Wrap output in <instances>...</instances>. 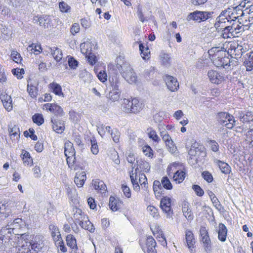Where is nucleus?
<instances>
[{
	"mask_svg": "<svg viewBox=\"0 0 253 253\" xmlns=\"http://www.w3.org/2000/svg\"><path fill=\"white\" fill-rule=\"evenodd\" d=\"M79 225L82 228L89 231L91 233H93L94 231L95 228L92 223L89 220L88 218L83 221L82 224L81 223Z\"/></svg>",
	"mask_w": 253,
	"mask_h": 253,
	"instance_id": "nucleus-37",
	"label": "nucleus"
},
{
	"mask_svg": "<svg viewBox=\"0 0 253 253\" xmlns=\"http://www.w3.org/2000/svg\"><path fill=\"white\" fill-rule=\"evenodd\" d=\"M50 49L54 59L57 62L60 61L62 58V53L61 49L56 47L50 48Z\"/></svg>",
	"mask_w": 253,
	"mask_h": 253,
	"instance_id": "nucleus-34",
	"label": "nucleus"
},
{
	"mask_svg": "<svg viewBox=\"0 0 253 253\" xmlns=\"http://www.w3.org/2000/svg\"><path fill=\"white\" fill-rule=\"evenodd\" d=\"M148 136L150 138L152 139L155 142H159L160 140V139L157 134L156 132L151 128L150 129V131L148 132Z\"/></svg>",
	"mask_w": 253,
	"mask_h": 253,
	"instance_id": "nucleus-60",
	"label": "nucleus"
},
{
	"mask_svg": "<svg viewBox=\"0 0 253 253\" xmlns=\"http://www.w3.org/2000/svg\"><path fill=\"white\" fill-rule=\"evenodd\" d=\"M34 21L35 23L44 28H49L53 26L51 19L49 16H35Z\"/></svg>",
	"mask_w": 253,
	"mask_h": 253,
	"instance_id": "nucleus-12",
	"label": "nucleus"
},
{
	"mask_svg": "<svg viewBox=\"0 0 253 253\" xmlns=\"http://www.w3.org/2000/svg\"><path fill=\"white\" fill-rule=\"evenodd\" d=\"M86 173L84 171H79L76 173L74 182L78 187H81L86 180Z\"/></svg>",
	"mask_w": 253,
	"mask_h": 253,
	"instance_id": "nucleus-25",
	"label": "nucleus"
},
{
	"mask_svg": "<svg viewBox=\"0 0 253 253\" xmlns=\"http://www.w3.org/2000/svg\"><path fill=\"white\" fill-rule=\"evenodd\" d=\"M213 13V12L196 10L193 12L190 13L187 15L186 20L188 21L193 20L198 23H200L202 21H205L211 18Z\"/></svg>",
	"mask_w": 253,
	"mask_h": 253,
	"instance_id": "nucleus-5",
	"label": "nucleus"
},
{
	"mask_svg": "<svg viewBox=\"0 0 253 253\" xmlns=\"http://www.w3.org/2000/svg\"><path fill=\"white\" fill-rule=\"evenodd\" d=\"M109 133L111 134L113 141L115 143H118L119 142L120 133L118 129H111V132Z\"/></svg>",
	"mask_w": 253,
	"mask_h": 253,
	"instance_id": "nucleus-51",
	"label": "nucleus"
},
{
	"mask_svg": "<svg viewBox=\"0 0 253 253\" xmlns=\"http://www.w3.org/2000/svg\"><path fill=\"white\" fill-rule=\"evenodd\" d=\"M231 11L228 8L223 10L216 18L214 26L216 29L222 28L224 26L232 24L235 19L232 17Z\"/></svg>",
	"mask_w": 253,
	"mask_h": 253,
	"instance_id": "nucleus-3",
	"label": "nucleus"
},
{
	"mask_svg": "<svg viewBox=\"0 0 253 253\" xmlns=\"http://www.w3.org/2000/svg\"><path fill=\"white\" fill-rule=\"evenodd\" d=\"M247 71H251L253 70V51L251 52L248 55V58L244 62Z\"/></svg>",
	"mask_w": 253,
	"mask_h": 253,
	"instance_id": "nucleus-38",
	"label": "nucleus"
},
{
	"mask_svg": "<svg viewBox=\"0 0 253 253\" xmlns=\"http://www.w3.org/2000/svg\"><path fill=\"white\" fill-rule=\"evenodd\" d=\"M221 29H223L222 31L221 36L224 39L230 38L232 37L233 34H230L227 25H225V26H224L222 28H220L219 29L216 30L219 31Z\"/></svg>",
	"mask_w": 253,
	"mask_h": 253,
	"instance_id": "nucleus-52",
	"label": "nucleus"
},
{
	"mask_svg": "<svg viewBox=\"0 0 253 253\" xmlns=\"http://www.w3.org/2000/svg\"><path fill=\"white\" fill-rule=\"evenodd\" d=\"M189 154L193 156H197L198 157L200 156L205 157L206 156L205 148L202 145L199 146L198 147L192 146L189 151Z\"/></svg>",
	"mask_w": 253,
	"mask_h": 253,
	"instance_id": "nucleus-21",
	"label": "nucleus"
},
{
	"mask_svg": "<svg viewBox=\"0 0 253 253\" xmlns=\"http://www.w3.org/2000/svg\"><path fill=\"white\" fill-rule=\"evenodd\" d=\"M27 91L29 94L33 98H36L38 93V88L32 84H28L27 85Z\"/></svg>",
	"mask_w": 253,
	"mask_h": 253,
	"instance_id": "nucleus-39",
	"label": "nucleus"
},
{
	"mask_svg": "<svg viewBox=\"0 0 253 253\" xmlns=\"http://www.w3.org/2000/svg\"><path fill=\"white\" fill-rule=\"evenodd\" d=\"M216 163L222 173L226 174L230 173L231 167L227 163L217 160H216Z\"/></svg>",
	"mask_w": 253,
	"mask_h": 253,
	"instance_id": "nucleus-31",
	"label": "nucleus"
},
{
	"mask_svg": "<svg viewBox=\"0 0 253 253\" xmlns=\"http://www.w3.org/2000/svg\"><path fill=\"white\" fill-rule=\"evenodd\" d=\"M246 48H244L238 42H233L228 43V52L231 55L234 56V58L236 60L241 57L243 53L246 52Z\"/></svg>",
	"mask_w": 253,
	"mask_h": 253,
	"instance_id": "nucleus-7",
	"label": "nucleus"
},
{
	"mask_svg": "<svg viewBox=\"0 0 253 253\" xmlns=\"http://www.w3.org/2000/svg\"><path fill=\"white\" fill-rule=\"evenodd\" d=\"M237 22H239L240 24H242L244 27V28H245V30H248L252 25V23H250L246 17L245 19H243V17L240 18Z\"/></svg>",
	"mask_w": 253,
	"mask_h": 253,
	"instance_id": "nucleus-59",
	"label": "nucleus"
},
{
	"mask_svg": "<svg viewBox=\"0 0 253 253\" xmlns=\"http://www.w3.org/2000/svg\"><path fill=\"white\" fill-rule=\"evenodd\" d=\"M51 122L52 124V128L56 133L61 134L64 131L65 125L63 121L52 118Z\"/></svg>",
	"mask_w": 253,
	"mask_h": 253,
	"instance_id": "nucleus-19",
	"label": "nucleus"
},
{
	"mask_svg": "<svg viewBox=\"0 0 253 253\" xmlns=\"http://www.w3.org/2000/svg\"><path fill=\"white\" fill-rule=\"evenodd\" d=\"M239 5V7L243 10L246 16L253 13V1L245 0L241 1Z\"/></svg>",
	"mask_w": 253,
	"mask_h": 253,
	"instance_id": "nucleus-18",
	"label": "nucleus"
},
{
	"mask_svg": "<svg viewBox=\"0 0 253 253\" xmlns=\"http://www.w3.org/2000/svg\"><path fill=\"white\" fill-rule=\"evenodd\" d=\"M90 42H84L81 44V51L84 54H88V61L89 64L91 65H94L96 62V57L94 54H91V48H90L89 49V47H90Z\"/></svg>",
	"mask_w": 253,
	"mask_h": 253,
	"instance_id": "nucleus-10",
	"label": "nucleus"
},
{
	"mask_svg": "<svg viewBox=\"0 0 253 253\" xmlns=\"http://www.w3.org/2000/svg\"><path fill=\"white\" fill-rule=\"evenodd\" d=\"M208 143L211 150L214 152H217L219 151V145L218 143L213 140H209L208 141Z\"/></svg>",
	"mask_w": 253,
	"mask_h": 253,
	"instance_id": "nucleus-53",
	"label": "nucleus"
},
{
	"mask_svg": "<svg viewBox=\"0 0 253 253\" xmlns=\"http://www.w3.org/2000/svg\"><path fill=\"white\" fill-rule=\"evenodd\" d=\"M227 229L225 225L220 223L218 225V238L221 242H225L226 240Z\"/></svg>",
	"mask_w": 253,
	"mask_h": 253,
	"instance_id": "nucleus-27",
	"label": "nucleus"
},
{
	"mask_svg": "<svg viewBox=\"0 0 253 253\" xmlns=\"http://www.w3.org/2000/svg\"><path fill=\"white\" fill-rule=\"evenodd\" d=\"M49 87L51 90L58 96H63V93L62 91L61 86L55 83H52L49 84Z\"/></svg>",
	"mask_w": 253,
	"mask_h": 253,
	"instance_id": "nucleus-32",
	"label": "nucleus"
},
{
	"mask_svg": "<svg viewBox=\"0 0 253 253\" xmlns=\"http://www.w3.org/2000/svg\"><path fill=\"white\" fill-rule=\"evenodd\" d=\"M31 251L33 253H38V252L42 249V245L38 243L31 242Z\"/></svg>",
	"mask_w": 253,
	"mask_h": 253,
	"instance_id": "nucleus-63",
	"label": "nucleus"
},
{
	"mask_svg": "<svg viewBox=\"0 0 253 253\" xmlns=\"http://www.w3.org/2000/svg\"><path fill=\"white\" fill-rule=\"evenodd\" d=\"M11 57L12 60L16 63H20L22 60L20 54L15 50H12L11 53Z\"/></svg>",
	"mask_w": 253,
	"mask_h": 253,
	"instance_id": "nucleus-58",
	"label": "nucleus"
},
{
	"mask_svg": "<svg viewBox=\"0 0 253 253\" xmlns=\"http://www.w3.org/2000/svg\"><path fill=\"white\" fill-rule=\"evenodd\" d=\"M116 68L120 72L123 78L129 84L136 83L137 76L130 65L127 63H123L122 65L117 64Z\"/></svg>",
	"mask_w": 253,
	"mask_h": 253,
	"instance_id": "nucleus-2",
	"label": "nucleus"
},
{
	"mask_svg": "<svg viewBox=\"0 0 253 253\" xmlns=\"http://www.w3.org/2000/svg\"><path fill=\"white\" fill-rule=\"evenodd\" d=\"M208 76L210 81L213 84H218L223 81V77L216 71H209L208 73Z\"/></svg>",
	"mask_w": 253,
	"mask_h": 253,
	"instance_id": "nucleus-20",
	"label": "nucleus"
},
{
	"mask_svg": "<svg viewBox=\"0 0 253 253\" xmlns=\"http://www.w3.org/2000/svg\"><path fill=\"white\" fill-rule=\"evenodd\" d=\"M147 210L150 215L154 217H157L159 216L158 209L153 206H149L147 208Z\"/></svg>",
	"mask_w": 253,
	"mask_h": 253,
	"instance_id": "nucleus-54",
	"label": "nucleus"
},
{
	"mask_svg": "<svg viewBox=\"0 0 253 253\" xmlns=\"http://www.w3.org/2000/svg\"><path fill=\"white\" fill-rule=\"evenodd\" d=\"M92 185L94 188L99 191L101 193H104L106 191L107 187L104 182L99 179L92 181Z\"/></svg>",
	"mask_w": 253,
	"mask_h": 253,
	"instance_id": "nucleus-29",
	"label": "nucleus"
},
{
	"mask_svg": "<svg viewBox=\"0 0 253 253\" xmlns=\"http://www.w3.org/2000/svg\"><path fill=\"white\" fill-rule=\"evenodd\" d=\"M24 235L21 236V239L18 241L19 247L17 253H33L31 251V242L26 240H23Z\"/></svg>",
	"mask_w": 253,
	"mask_h": 253,
	"instance_id": "nucleus-13",
	"label": "nucleus"
},
{
	"mask_svg": "<svg viewBox=\"0 0 253 253\" xmlns=\"http://www.w3.org/2000/svg\"><path fill=\"white\" fill-rule=\"evenodd\" d=\"M21 221V219L20 218L15 219L10 225L1 228L0 231V241H2V243H8L12 239L13 236L17 234L16 228L19 227V223Z\"/></svg>",
	"mask_w": 253,
	"mask_h": 253,
	"instance_id": "nucleus-1",
	"label": "nucleus"
},
{
	"mask_svg": "<svg viewBox=\"0 0 253 253\" xmlns=\"http://www.w3.org/2000/svg\"><path fill=\"white\" fill-rule=\"evenodd\" d=\"M218 123L229 129H232L235 125L234 117L226 112H220L217 115Z\"/></svg>",
	"mask_w": 253,
	"mask_h": 253,
	"instance_id": "nucleus-6",
	"label": "nucleus"
},
{
	"mask_svg": "<svg viewBox=\"0 0 253 253\" xmlns=\"http://www.w3.org/2000/svg\"><path fill=\"white\" fill-rule=\"evenodd\" d=\"M139 46L142 58L144 60L148 59L150 56V51L147 45H144L141 43Z\"/></svg>",
	"mask_w": 253,
	"mask_h": 253,
	"instance_id": "nucleus-30",
	"label": "nucleus"
},
{
	"mask_svg": "<svg viewBox=\"0 0 253 253\" xmlns=\"http://www.w3.org/2000/svg\"><path fill=\"white\" fill-rule=\"evenodd\" d=\"M164 80L168 89L171 91H175L178 88L179 84L176 78L171 76L166 75L164 77Z\"/></svg>",
	"mask_w": 253,
	"mask_h": 253,
	"instance_id": "nucleus-14",
	"label": "nucleus"
},
{
	"mask_svg": "<svg viewBox=\"0 0 253 253\" xmlns=\"http://www.w3.org/2000/svg\"><path fill=\"white\" fill-rule=\"evenodd\" d=\"M79 76L84 82H90L92 78V75L85 70L81 71Z\"/></svg>",
	"mask_w": 253,
	"mask_h": 253,
	"instance_id": "nucleus-42",
	"label": "nucleus"
},
{
	"mask_svg": "<svg viewBox=\"0 0 253 253\" xmlns=\"http://www.w3.org/2000/svg\"><path fill=\"white\" fill-rule=\"evenodd\" d=\"M156 242L154 239L149 236L147 237L146 240V250H149L150 248L156 247Z\"/></svg>",
	"mask_w": 253,
	"mask_h": 253,
	"instance_id": "nucleus-56",
	"label": "nucleus"
},
{
	"mask_svg": "<svg viewBox=\"0 0 253 253\" xmlns=\"http://www.w3.org/2000/svg\"><path fill=\"white\" fill-rule=\"evenodd\" d=\"M55 244L57 246L58 249L63 253H65L67 251V248L65 247L62 238L58 239V240H55Z\"/></svg>",
	"mask_w": 253,
	"mask_h": 253,
	"instance_id": "nucleus-50",
	"label": "nucleus"
},
{
	"mask_svg": "<svg viewBox=\"0 0 253 253\" xmlns=\"http://www.w3.org/2000/svg\"><path fill=\"white\" fill-rule=\"evenodd\" d=\"M97 127L98 132L102 137L105 135L106 131L109 133L112 129L110 126H105L103 124H100Z\"/></svg>",
	"mask_w": 253,
	"mask_h": 253,
	"instance_id": "nucleus-41",
	"label": "nucleus"
},
{
	"mask_svg": "<svg viewBox=\"0 0 253 253\" xmlns=\"http://www.w3.org/2000/svg\"><path fill=\"white\" fill-rule=\"evenodd\" d=\"M21 155L22 156V159L24 165L31 166L33 163V159L31 158L30 153L28 152L23 150Z\"/></svg>",
	"mask_w": 253,
	"mask_h": 253,
	"instance_id": "nucleus-36",
	"label": "nucleus"
},
{
	"mask_svg": "<svg viewBox=\"0 0 253 253\" xmlns=\"http://www.w3.org/2000/svg\"><path fill=\"white\" fill-rule=\"evenodd\" d=\"M153 188L156 196L163 193L162 185L159 181L155 180L154 181Z\"/></svg>",
	"mask_w": 253,
	"mask_h": 253,
	"instance_id": "nucleus-40",
	"label": "nucleus"
},
{
	"mask_svg": "<svg viewBox=\"0 0 253 253\" xmlns=\"http://www.w3.org/2000/svg\"><path fill=\"white\" fill-rule=\"evenodd\" d=\"M71 151H75L73 144L69 141H66L64 145V154H67V153L70 152Z\"/></svg>",
	"mask_w": 253,
	"mask_h": 253,
	"instance_id": "nucleus-57",
	"label": "nucleus"
},
{
	"mask_svg": "<svg viewBox=\"0 0 253 253\" xmlns=\"http://www.w3.org/2000/svg\"><path fill=\"white\" fill-rule=\"evenodd\" d=\"M109 206L112 211H117L119 209L117 204V200L114 197L111 196L110 197Z\"/></svg>",
	"mask_w": 253,
	"mask_h": 253,
	"instance_id": "nucleus-49",
	"label": "nucleus"
},
{
	"mask_svg": "<svg viewBox=\"0 0 253 253\" xmlns=\"http://www.w3.org/2000/svg\"><path fill=\"white\" fill-rule=\"evenodd\" d=\"M182 211L184 216L188 221H191L193 219L194 216L190 209L189 204L186 201L182 202Z\"/></svg>",
	"mask_w": 253,
	"mask_h": 253,
	"instance_id": "nucleus-22",
	"label": "nucleus"
},
{
	"mask_svg": "<svg viewBox=\"0 0 253 253\" xmlns=\"http://www.w3.org/2000/svg\"><path fill=\"white\" fill-rule=\"evenodd\" d=\"M0 99L4 108L7 111H10L12 109V101L10 95H8L5 92H2L0 95Z\"/></svg>",
	"mask_w": 253,
	"mask_h": 253,
	"instance_id": "nucleus-15",
	"label": "nucleus"
},
{
	"mask_svg": "<svg viewBox=\"0 0 253 253\" xmlns=\"http://www.w3.org/2000/svg\"><path fill=\"white\" fill-rule=\"evenodd\" d=\"M154 74H155V71H154V68L152 67H151L149 69H148L145 71L144 76H145V78L147 80H150L151 79H152L153 77Z\"/></svg>",
	"mask_w": 253,
	"mask_h": 253,
	"instance_id": "nucleus-55",
	"label": "nucleus"
},
{
	"mask_svg": "<svg viewBox=\"0 0 253 253\" xmlns=\"http://www.w3.org/2000/svg\"><path fill=\"white\" fill-rule=\"evenodd\" d=\"M121 91L111 90L109 92L108 97L112 101L119 100L120 97Z\"/></svg>",
	"mask_w": 253,
	"mask_h": 253,
	"instance_id": "nucleus-43",
	"label": "nucleus"
},
{
	"mask_svg": "<svg viewBox=\"0 0 253 253\" xmlns=\"http://www.w3.org/2000/svg\"><path fill=\"white\" fill-rule=\"evenodd\" d=\"M162 210L167 214V217L170 218L173 214L171 208V199L167 196L162 198L160 204Z\"/></svg>",
	"mask_w": 253,
	"mask_h": 253,
	"instance_id": "nucleus-9",
	"label": "nucleus"
},
{
	"mask_svg": "<svg viewBox=\"0 0 253 253\" xmlns=\"http://www.w3.org/2000/svg\"><path fill=\"white\" fill-rule=\"evenodd\" d=\"M122 109L127 113H137L142 109V104L136 98L131 100L125 98L122 103Z\"/></svg>",
	"mask_w": 253,
	"mask_h": 253,
	"instance_id": "nucleus-4",
	"label": "nucleus"
},
{
	"mask_svg": "<svg viewBox=\"0 0 253 253\" xmlns=\"http://www.w3.org/2000/svg\"><path fill=\"white\" fill-rule=\"evenodd\" d=\"M238 117L244 124H250L253 122V114L251 112H248L245 114L242 111H240L238 112Z\"/></svg>",
	"mask_w": 253,
	"mask_h": 253,
	"instance_id": "nucleus-24",
	"label": "nucleus"
},
{
	"mask_svg": "<svg viewBox=\"0 0 253 253\" xmlns=\"http://www.w3.org/2000/svg\"><path fill=\"white\" fill-rule=\"evenodd\" d=\"M73 219L75 222L78 223L80 224H83V221L86 220L88 218L87 216L82 211V210L77 208L73 209Z\"/></svg>",
	"mask_w": 253,
	"mask_h": 253,
	"instance_id": "nucleus-16",
	"label": "nucleus"
},
{
	"mask_svg": "<svg viewBox=\"0 0 253 253\" xmlns=\"http://www.w3.org/2000/svg\"><path fill=\"white\" fill-rule=\"evenodd\" d=\"M59 7L62 12H68L70 9V7L64 1L59 2Z\"/></svg>",
	"mask_w": 253,
	"mask_h": 253,
	"instance_id": "nucleus-61",
	"label": "nucleus"
},
{
	"mask_svg": "<svg viewBox=\"0 0 253 253\" xmlns=\"http://www.w3.org/2000/svg\"><path fill=\"white\" fill-rule=\"evenodd\" d=\"M160 58L163 64L165 66H167L170 64V58L168 54L161 53L160 55Z\"/></svg>",
	"mask_w": 253,
	"mask_h": 253,
	"instance_id": "nucleus-47",
	"label": "nucleus"
},
{
	"mask_svg": "<svg viewBox=\"0 0 253 253\" xmlns=\"http://www.w3.org/2000/svg\"><path fill=\"white\" fill-rule=\"evenodd\" d=\"M239 5H237L236 7L228 8L231 11L230 14H232V17L234 18L235 19V20L236 19L239 20V19H240V18H242L246 16L243 10L241 9V8H239Z\"/></svg>",
	"mask_w": 253,
	"mask_h": 253,
	"instance_id": "nucleus-26",
	"label": "nucleus"
},
{
	"mask_svg": "<svg viewBox=\"0 0 253 253\" xmlns=\"http://www.w3.org/2000/svg\"><path fill=\"white\" fill-rule=\"evenodd\" d=\"M49 228L51 231V235L54 241L62 238L59 229L56 226L51 224L49 226Z\"/></svg>",
	"mask_w": 253,
	"mask_h": 253,
	"instance_id": "nucleus-35",
	"label": "nucleus"
},
{
	"mask_svg": "<svg viewBox=\"0 0 253 253\" xmlns=\"http://www.w3.org/2000/svg\"><path fill=\"white\" fill-rule=\"evenodd\" d=\"M68 63L71 69H75L78 66V62L73 57H69Z\"/></svg>",
	"mask_w": 253,
	"mask_h": 253,
	"instance_id": "nucleus-62",
	"label": "nucleus"
},
{
	"mask_svg": "<svg viewBox=\"0 0 253 253\" xmlns=\"http://www.w3.org/2000/svg\"><path fill=\"white\" fill-rule=\"evenodd\" d=\"M185 177V173L182 170H176L173 175V180L177 183H181L184 180Z\"/></svg>",
	"mask_w": 253,
	"mask_h": 253,
	"instance_id": "nucleus-33",
	"label": "nucleus"
},
{
	"mask_svg": "<svg viewBox=\"0 0 253 253\" xmlns=\"http://www.w3.org/2000/svg\"><path fill=\"white\" fill-rule=\"evenodd\" d=\"M47 110L53 113L56 116H62L64 112L62 108L56 103H46L44 105Z\"/></svg>",
	"mask_w": 253,
	"mask_h": 253,
	"instance_id": "nucleus-17",
	"label": "nucleus"
},
{
	"mask_svg": "<svg viewBox=\"0 0 253 253\" xmlns=\"http://www.w3.org/2000/svg\"><path fill=\"white\" fill-rule=\"evenodd\" d=\"M27 50L28 51H30L31 53L38 54L41 52L42 48L40 45L32 43V44L28 46L27 47Z\"/></svg>",
	"mask_w": 253,
	"mask_h": 253,
	"instance_id": "nucleus-44",
	"label": "nucleus"
},
{
	"mask_svg": "<svg viewBox=\"0 0 253 253\" xmlns=\"http://www.w3.org/2000/svg\"><path fill=\"white\" fill-rule=\"evenodd\" d=\"M161 184L162 186L167 190H171L172 189V185L169 179L167 177H163L161 180Z\"/></svg>",
	"mask_w": 253,
	"mask_h": 253,
	"instance_id": "nucleus-46",
	"label": "nucleus"
},
{
	"mask_svg": "<svg viewBox=\"0 0 253 253\" xmlns=\"http://www.w3.org/2000/svg\"><path fill=\"white\" fill-rule=\"evenodd\" d=\"M247 141L250 145L253 146V128L250 129L247 133Z\"/></svg>",
	"mask_w": 253,
	"mask_h": 253,
	"instance_id": "nucleus-64",
	"label": "nucleus"
},
{
	"mask_svg": "<svg viewBox=\"0 0 253 253\" xmlns=\"http://www.w3.org/2000/svg\"><path fill=\"white\" fill-rule=\"evenodd\" d=\"M9 5L17 8L19 7L24 2L25 0H4Z\"/></svg>",
	"mask_w": 253,
	"mask_h": 253,
	"instance_id": "nucleus-45",
	"label": "nucleus"
},
{
	"mask_svg": "<svg viewBox=\"0 0 253 253\" xmlns=\"http://www.w3.org/2000/svg\"><path fill=\"white\" fill-rule=\"evenodd\" d=\"M66 241L67 246L72 250V253H77L78 248L77 245V241L73 235L69 234L66 236Z\"/></svg>",
	"mask_w": 253,
	"mask_h": 253,
	"instance_id": "nucleus-23",
	"label": "nucleus"
},
{
	"mask_svg": "<svg viewBox=\"0 0 253 253\" xmlns=\"http://www.w3.org/2000/svg\"><path fill=\"white\" fill-rule=\"evenodd\" d=\"M185 242L190 253H195L196 240L193 232L190 230H186L185 233Z\"/></svg>",
	"mask_w": 253,
	"mask_h": 253,
	"instance_id": "nucleus-8",
	"label": "nucleus"
},
{
	"mask_svg": "<svg viewBox=\"0 0 253 253\" xmlns=\"http://www.w3.org/2000/svg\"><path fill=\"white\" fill-rule=\"evenodd\" d=\"M200 233L205 251L206 252H210L211 250V242L206 227H202L200 229Z\"/></svg>",
	"mask_w": 253,
	"mask_h": 253,
	"instance_id": "nucleus-11",
	"label": "nucleus"
},
{
	"mask_svg": "<svg viewBox=\"0 0 253 253\" xmlns=\"http://www.w3.org/2000/svg\"><path fill=\"white\" fill-rule=\"evenodd\" d=\"M137 169L138 168H137L135 169V172H134L133 170H132L129 173L130 178L133 185V189L137 192L139 191L140 190V186L137 181V175L136 173Z\"/></svg>",
	"mask_w": 253,
	"mask_h": 253,
	"instance_id": "nucleus-28",
	"label": "nucleus"
},
{
	"mask_svg": "<svg viewBox=\"0 0 253 253\" xmlns=\"http://www.w3.org/2000/svg\"><path fill=\"white\" fill-rule=\"evenodd\" d=\"M32 120L34 123L38 126L42 125L44 122L42 115L40 114H36L32 117Z\"/></svg>",
	"mask_w": 253,
	"mask_h": 253,
	"instance_id": "nucleus-48",
	"label": "nucleus"
}]
</instances>
